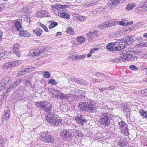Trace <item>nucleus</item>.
Wrapping results in <instances>:
<instances>
[{"label": "nucleus", "mask_w": 147, "mask_h": 147, "mask_svg": "<svg viewBox=\"0 0 147 147\" xmlns=\"http://www.w3.org/2000/svg\"><path fill=\"white\" fill-rule=\"evenodd\" d=\"M70 5L55 4L53 5L52 8L53 12L56 15L68 19L70 18V15L66 8H70Z\"/></svg>", "instance_id": "obj_1"}, {"label": "nucleus", "mask_w": 147, "mask_h": 147, "mask_svg": "<svg viewBox=\"0 0 147 147\" xmlns=\"http://www.w3.org/2000/svg\"><path fill=\"white\" fill-rule=\"evenodd\" d=\"M36 105L37 107H40L47 113H51L52 111V105L49 102H45L44 101H40L36 102Z\"/></svg>", "instance_id": "obj_2"}, {"label": "nucleus", "mask_w": 147, "mask_h": 147, "mask_svg": "<svg viewBox=\"0 0 147 147\" xmlns=\"http://www.w3.org/2000/svg\"><path fill=\"white\" fill-rule=\"evenodd\" d=\"M110 116V115L107 113H102L100 118L99 122L100 124L105 126L109 125Z\"/></svg>", "instance_id": "obj_3"}, {"label": "nucleus", "mask_w": 147, "mask_h": 147, "mask_svg": "<svg viewBox=\"0 0 147 147\" xmlns=\"http://www.w3.org/2000/svg\"><path fill=\"white\" fill-rule=\"evenodd\" d=\"M41 140L45 143H52L54 140V138L45 132L41 133Z\"/></svg>", "instance_id": "obj_4"}, {"label": "nucleus", "mask_w": 147, "mask_h": 147, "mask_svg": "<svg viewBox=\"0 0 147 147\" xmlns=\"http://www.w3.org/2000/svg\"><path fill=\"white\" fill-rule=\"evenodd\" d=\"M117 127L121 129V133L126 136L129 134L128 127L127 125L124 122L121 121L118 123Z\"/></svg>", "instance_id": "obj_5"}, {"label": "nucleus", "mask_w": 147, "mask_h": 147, "mask_svg": "<svg viewBox=\"0 0 147 147\" xmlns=\"http://www.w3.org/2000/svg\"><path fill=\"white\" fill-rule=\"evenodd\" d=\"M21 61L17 60L14 61L9 62L3 65L2 68L4 70H6L8 68H11L16 65L20 64Z\"/></svg>", "instance_id": "obj_6"}, {"label": "nucleus", "mask_w": 147, "mask_h": 147, "mask_svg": "<svg viewBox=\"0 0 147 147\" xmlns=\"http://www.w3.org/2000/svg\"><path fill=\"white\" fill-rule=\"evenodd\" d=\"M47 121L52 125L54 126L59 125H62V121L60 119H58L56 117L48 118L46 119Z\"/></svg>", "instance_id": "obj_7"}, {"label": "nucleus", "mask_w": 147, "mask_h": 147, "mask_svg": "<svg viewBox=\"0 0 147 147\" xmlns=\"http://www.w3.org/2000/svg\"><path fill=\"white\" fill-rule=\"evenodd\" d=\"M85 109L84 111L89 113L95 112H97L96 107L95 105L92 104L90 102L86 103Z\"/></svg>", "instance_id": "obj_8"}, {"label": "nucleus", "mask_w": 147, "mask_h": 147, "mask_svg": "<svg viewBox=\"0 0 147 147\" xmlns=\"http://www.w3.org/2000/svg\"><path fill=\"white\" fill-rule=\"evenodd\" d=\"M60 136L66 140L68 138L72 139L73 137L72 133L66 129L63 130L60 134Z\"/></svg>", "instance_id": "obj_9"}, {"label": "nucleus", "mask_w": 147, "mask_h": 147, "mask_svg": "<svg viewBox=\"0 0 147 147\" xmlns=\"http://www.w3.org/2000/svg\"><path fill=\"white\" fill-rule=\"evenodd\" d=\"M46 51L44 49H42L40 50L38 49H35L31 50L30 52L31 56H38L40 55H42V53Z\"/></svg>", "instance_id": "obj_10"}, {"label": "nucleus", "mask_w": 147, "mask_h": 147, "mask_svg": "<svg viewBox=\"0 0 147 147\" xmlns=\"http://www.w3.org/2000/svg\"><path fill=\"white\" fill-rule=\"evenodd\" d=\"M75 121L78 123L82 125L86 123V120L83 117L80 115H78L75 118Z\"/></svg>", "instance_id": "obj_11"}, {"label": "nucleus", "mask_w": 147, "mask_h": 147, "mask_svg": "<svg viewBox=\"0 0 147 147\" xmlns=\"http://www.w3.org/2000/svg\"><path fill=\"white\" fill-rule=\"evenodd\" d=\"M50 16L49 13L44 10L39 11L37 13L36 16L38 18L48 17Z\"/></svg>", "instance_id": "obj_12"}, {"label": "nucleus", "mask_w": 147, "mask_h": 147, "mask_svg": "<svg viewBox=\"0 0 147 147\" xmlns=\"http://www.w3.org/2000/svg\"><path fill=\"white\" fill-rule=\"evenodd\" d=\"M20 45L18 43H16L12 47V51L18 57L20 56V53L19 49Z\"/></svg>", "instance_id": "obj_13"}, {"label": "nucleus", "mask_w": 147, "mask_h": 147, "mask_svg": "<svg viewBox=\"0 0 147 147\" xmlns=\"http://www.w3.org/2000/svg\"><path fill=\"white\" fill-rule=\"evenodd\" d=\"M10 80H11L9 77H6L4 78L1 84H0V91L3 90L5 88L6 85L9 83Z\"/></svg>", "instance_id": "obj_14"}, {"label": "nucleus", "mask_w": 147, "mask_h": 147, "mask_svg": "<svg viewBox=\"0 0 147 147\" xmlns=\"http://www.w3.org/2000/svg\"><path fill=\"white\" fill-rule=\"evenodd\" d=\"M8 110L5 109L4 113L2 117V121H4V120H7L10 117V111L7 108H6Z\"/></svg>", "instance_id": "obj_15"}, {"label": "nucleus", "mask_w": 147, "mask_h": 147, "mask_svg": "<svg viewBox=\"0 0 147 147\" xmlns=\"http://www.w3.org/2000/svg\"><path fill=\"white\" fill-rule=\"evenodd\" d=\"M118 40L119 41L118 42H119V43H118L116 45H118L119 46L120 50H122L126 47L127 45H126L127 44V43H125L126 42V41L125 42L124 41L123 42L121 40H117L116 41H117Z\"/></svg>", "instance_id": "obj_16"}, {"label": "nucleus", "mask_w": 147, "mask_h": 147, "mask_svg": "<svg viewBox=\"0 0 147 147\" xmlns=\"http://www.w3.org/2000/svg\"><path fill=\"white\" fill-rule=\"evenodd\" d=\"M122 0H110L107 3L108 5L110 7H112V6L117 5L119 3H122Z\"/></svg>", "instance_id": "obj_17"}, {"label": "nucleus", "mask_w": 147, "mask_h": 147, "mask_svg": "<svg viewBox=\"0 0 147 147\" xmlns=\"http://www.w3.org/2000/svg\"><path fill=\"white\" fill-rule=\"evenodd\" d=\"M119 40L117 41H115L114 42H110L106 46V48L108 50L110 51H112L113 47L117 45L118 43ZM118 43H119L118 42Z\"/></svg>", "instance_id": "obj_18"}, {"label": "nucleus", "mask_w": 147, "mask_h": 147, "mask_svg": "<svg viewBox=\"0 0 147 147\" xmlns=\"http://www.w3.org/2000/svg\"><path fill=\"white\" fill-rule=\"evenodd\" d=\"M20 21H21V20L19 19L17 20L15 22L14 27L18 31L20 30V29H22V25Z\"/></svg>", "instance_id": "obj_19"}, {"label": "nucleus", "mask_w": 147, "mask_h": 147, "mask_svg": "<svg viewBox=\"0 0 147 147\" xmlns=\"http://www.w3.org/2000/svg\"><path fill=\"white\" fill-rule=\"evenodd\" d=\"M126 41L128 43V42L131 41V42H134L136 41V36L134 35H131L128 36L124 40V41Z\"/></svg>", "instance_id": "obj_20"}, {"label": "nucleus", "mask_w": 147, "mask_h": 147, "mask_svg": "<svg viewBox=\"0 0 147 147\" xmlns=\"http://www.w3.org/2000/svg\"><path fill=\"white\" fill-rule=\"evenodd\" d=\"M77 83L86 86L88 85L89 84V83L85 80L79 78H78Z\"/></svg>", "instance_id": "obj_21"}, {"label": "nucleus", "mask_w": 147, "mask_h": 147, "mask_svg": "<svg viewBox=\"0 0 147 147\" xmlns=\"http://www.w3.org/2000/svg\"><path fill=\"white\" fill-rule=\"evenodd\" d=\"M6 140L5 138L3 135L0 136V147H4L6 144Z\"/></svg>", "instance_id": "obj_22"}, {"label": "nucleus", "mask_w": 147, "mask_h": 147, "mask_svg": "<svg viewBox=\"0 0 147 147\" xmlns=\"http://www.w3.org/2000/svg\"><path fill=\"white\" fill-rule=\"evenodd\" d=\"M20 34L21 36L28 37L30 36V34L27 31L24 30H20Z\"/></svg>", "instance_id": "obj_23"}, {"label": "nucleus", "mask_w": 147, "mask_h": 147, "mask_svg": "<svg viewBox=\"0 0 147 147\" xmlns=\"http://www.w3.org/2000/svg\"><path fill=\"white\" fill-rule=\"evenodd\" d=\"M129 53H130V51H127L126 50H123L122 51L120 52V54L122 55V56L123 57H125L126 59H127L128 56V55L129 54Z\"/></svg>", "instance_id": "obj_24"}, {"label": "nucleus", "mask_w": 147, "mask_h": 147, "mask_svg": "<svg viewBox=\"0 0 147 147\" xmlns=\"http://www.w3.org/2000/svg\"><path fill=\"white\" fill-rule=\"evenodd\" d=\"M138 10L141 13L147 11V4H144L143 6H141L138 8Z\"/></svg>", "instance_id": "obj_25"}, {"label": "nucleus", "mask_w": 147, "mask_h": 147, "mask_svg": "<svg viewBox=\"0 0 147 147\" xmlns=\"http://www.w3.org/2000/svg\"><path fill=\"white\" fill-rule=\"evenodd\" d=\"M20 78H18L13 83L11 87L13 89L16 88L22 82Z\"/></svg>", "instance_id": "obj_26"}, {"label": "nucleus", "mask_w": 147, "mask_h": 147, "mask_svg": "<svg viewBox=\"0 0 147 147\" xmlns=\"http://www.w3.org/2000/svg\"><path fill=\"white\" fill-rule=\"evenodd\" d=\"M137 59V57L136 56L132 55L130 53H129V54L128 55V57L126 60L132 61H134L136 60Z\"/></svg>", "instance_id": "obj_27"}, {"label": "nucleus", "mask_w": 147, "mask_h": 147, "mask_svg": "<svg viewBox=\"0 0 147 147\" xmlns=\"http://www.w3.org/2000/svg\"><path fill=\"white\" fill-rule=\"evenodd\" d=\"M86 102H81L78 105L79 109L81 110L84 111L86 107Z\"/></svg>", "instance_id": "obj_28"}, {"label": "nucleus", "mask_w": 147, "mask_h": 147, "mask_svg": "<svg viewBox=\"0 0 147 147\" xmlns=\"http://www.w3.org/2000/svg\"><path fill=\"white\" fill-rule=\"evenodd\" d=\"M107 22V24H108V27L113 26L116 24L117 21L115 19H113L109 20Z\"/></svg>", "instance_id": "obj_29"}, {"label": "nucleus", "mask_w": 147, "mask_h": 147, "mask_svg": "<svg viewBox=\"0 0 147 147\" xmlns=\"http://www.w3.org/2000/svg\"><path fill=\"white\" fill-rule=\"evenodd\" d=\"M94 34L92 33V32L91 31L87 33L86 37L88 39L89 41H90L94 38Z\"/></svg>", "instance_id": "obj_30"}, {"label": "nucleus", "mask_w": 147, "mask_h": 147, "mask_svg": "<svg viewBox=\"0 0 147 147\" xmlns=\"http://www.w3.org/2000/svg\"><path fill=\"white\" fill-rule=\"evenodd\" d=\"M136 5L134 3L128 4L126 7V9L128 11L132 10L136 7Z\"/></svg>", "instance_id": "obj_31"}, {"label": "nucleus", "mask_w": 147, "mask_h": 147, "mask_svg": "<svg viewBox=\"0 0 147 147\" xmlns=\"http://www.w3.org/2000/svg\"><path fill=\"white\" fill-rule=\"evenodd\" d=\"M33 32L35 34H36V35L40 36L41 34L42 31L41 29L39 28H38L34 30Z\"/></svg>", "instance_id": "obj_32"}, {"label": "nucleus", "mask_w": 147, "mask_h": 147, "mask_svg": "<svg viewBox=\"0 0 147 147\" xmlns=\"http://www.w3.org/2000/svg\"><path fill=\"white\" fill-rule=\"evenodd\" d=\"M125 57H123L121 56L119 57L118 58L116 59V63H121L124 61L125 60H126Z\"/></svg>", "instance_id": "obj_33"}, {"label": "nucleus", "mask_w": 147, "mask_h": 147, "mask_svg": "<svg viewBox=\"0 0 147 147\" xmlns=\"http://www.w3.org/2000/svg\"><path fill=\"white\" fill-rule=\"evenodd\" d=\"M139 113L144 117H147V111H145L143 109H141L139 111Z\"/></svg>", "instance_id": "obj_34"}, {"label": "nucleus", "mask_w": 147, "mask_h": 147, "mask_svg": "<svg viewBox=\"0 0 147 147\" xmlns=\"http://www.w3.org/2000/svg\"><path fill=\"white\" fill-rule=\"evenodd\" d=\"M57 97H60L61 99H63L64 100L67 99V97L66 96L62 93L59 92L58 94H57Z\"/></svg>", "instance_id": "obj_35"}, {"label": "nucleus", "mask_w": 147, "mask_h": 147, "mask_svg": "<svg viewBox=\"0 0 147 147\" xmlns=\"http://www.w3.org/2000/svg\"><path fill=\"white\" fill-rule=\"evenodd\" d=\"M107 27H108V24H107V22L103 23L102 24H99L98 26V27L100 29L105 28Z\"/></svg>", "instance_id": "obj_36"}, {"label": "nucleus", "mask_w": 147, "mask_h": 147, "mask_svg": "<svg viewBox=\"0 0 147 147\" xmlns=\"http://www.w3.org/2000/svg\"><path fill=\"white\" fill-rule=\"evenodd\" d=\"M116 141L117 143V145L120 146H125V142H123L122 139L120 138L119 140Z\"/></svg>", "instance_id": "obj_37"}, {"label": "nucleus", "mask_w": 147, "mask_h": 147, "mask_svg": "<svg viewBox=\"0 0 147 147\" xmlns=\"http://www.w3.org/2000/svg\"><path fill=\"white\" fill-rule=\"evenodd\" d=\"M77 40L80 43H83L85 42V38L83 36H79L77 38Z\"/></svg>", "instance_id": "obj_38"}, {"label": "nucleus", "mask_w": 147, "mask_h": 147, "mask_svg": "<svg viewBox=\"0 0 147 147\" xmlns=\"http://www.w3.org/2000/svg\"><path fill=\"white\" fill-rule=\"evenodd\" d=\"M66 31L67 33L70 34H73L74 32V29L71 27H68Z\"/></svg>", "instance_id": "obj_39"}, {"label": "nucleus", "mask_w": 147, "mask_h": 147, "mask_svg": "<svg viewBox=\"0 0 147 147\" xmlns=\"http://www.w3.org/2000/svg\"><path fill=\"white\" fill-rule=\"evenodd\" d=\"M130 51V53H134V54H137L138 53H140V51L139 49H136V48H135L134 49H131Z\"/></svg>", "instance_id": "obj_40"}, {"label": "nucleus", "mask_w": 147, "mask_h": 147, "mask_svg": "<svg viewBox=\"0 0 147 147\" xmlns=\"http://www.w3.org/2000/svg\"><path fill=\"white\" fill-rule=\"evenodd\" d=\"M58 23L56 22H52L51 24H50L49 26V28L51 29L57 26L58 25Z\"/></svg>", "instance_id": "obj_41"}, {"label": "nucleus", "mask_w": 147, "mask_h": 147, "mask_svg": "<svg viewBox=\"0 0 147 147\" xmlns=\"http://www.w3.org/2000/svg\"><path fill=\"white\" fill-rule=\"evenodd\" d=\"M27 73L33 71L34 69V67L31 66H28L25 68Z\"/></svg>", "instance_id": "obj_42"}, {"label": "nucleus", "mask_w": 147, "mask_h": 147, "mask_svg": "<svg viewBox=\"0 0 147 147\" xmlns=\"http://www.w3.org/2000/svg\"><path fill=\"white\" fill-rule=\"evenodd\" d=\"M44 73H45V74H43L44 78H49L50 77V74L49 71H44ZM42 73L43 74L44 72H43Z\"/></svg>", "instance_id": "obj_43"}, {"label": "nucleus", "mask_w": 147, "mask_h": 147, "mask_svg": "<svg viewBox=\"0 0 147 147\" xmlns=\"http://www.w3.org/2000/svg\"><path fill=\"white\" fill-rule=\"evenodd\" d=\"M129 68L132 71H136L138 70V67L134 65H131L129 66Z\"/></svg>", "instance_id": "obj_44"}, {"label": "nucleus", "mask_w": 147, "mask_h": 147, "mask_svg": "<svg viewBox=\"0 0 147 147\" xmlns=\"http://www.w3.org/2000/svg\"><path fill=\"white\" fill-rule=\"evenodd\" d=\"M86 57V55H78L75 57V59L77 60H80L81 59L85 58Z\"/></svg>", "instance_id": "obj_45"}, {"label": "nucleus", "mask_w": 147, "mask_h": 147, "mask_svg": "<svg viewBox=\"0 0 147 147\" xmlns=\"http://www.w3.org/2000/svg\"><path fill=\"white\" fill-rule=\"evenodd\" d=\"M26 70L25 69H23L22 70L19 71L18 73V74L20 76L21 75H25L26 73H27Z\"/></svg>", "instance_id": "obj_46"}, {"label": "nucleus", "mask_w": 147, "mask_h": 147, "mask_svg": "<svg viewBox=\"0 0 147 147\" xmlns=\"http://www.w3.org/2000/svg\"><path fill=\"white\" fill-rule=\"evenodd\" d=\"M76 134H75L76 136H78L79 137H81L83 136V134L82 132H79V131H76Z\"/></svg>", "instance_id": "obj_47"}, {"label": "nucleus", "mask_w": 147, "mask_h": 147, "mask_svg": "<svg viewBox=\"0 0 147 147\" xmlns=\"http://www.w3.org/2000/svg\"><path fill=\"white\" fill-rule=\"evenodd\" d=\"M40 26L46 32H48V28L45 25L40 23Z\"/></svg>", "instance_id": "obj_48"}, {"label": "nucleus", "mask_w": 147, "mask_h": 147, "mask_svg": "<svg viewBox=\"0 0 147 147\" xmlns=\"http://www.w3.org/2000/svg\"><path fill=\"white\" fill-rule=\"evenodd\" d=\"M49 82L50 84H51L52 85H56L57 84V82H56L55 80L53 79L50 80Z\"/></svg>", "instance_id": "obj_49"}, {"label": "nucleus", "mask_w": 147, "mask_h": 147, "mask_svg": "<svg viewBox=\"0 0 147 147\" xmlns=\"http://www.w3.org/2000/svg\"><path fill=\"white\" fill-rule=\"evenodd\" d=\"M47 114H48L49 115V116L48 117L47 116L48 118L50 117H55L54 116L55 115V112H51V113H47ZM48 116V115H47Z\"/></svg>", "instance_id": "obj_50"}, {"label": "nucleus", "mask_w": 147, "mask_h": 147, "mask_svg": "<svg viewBox=\"0 0 147 147\" xmlns=\"http://www.w3.org/2000/svg\"><path fill=\"white\" fill-rule=\"evenodd\" d=\"M87 19V17L86 16H80L79 18V20L81 21H84Z\"/></svg>", "instance_id": "obj_51"}, {"label": "nucleus", "mask_w": 147, "mask_h": 147, "mask_svg": "<svg viewBox=\"0 0 147 147\" xmlns=\"http://www.w3.org/2000/svg\"><path fill=\"white\" fill-rule=\"evenodd\" d=\"M115 46H116L115 47H113L112 51H118L120 50L119 47L118 45H115Z\"/></svg>", "instance_id": "obj_52"}, {"label": "nucleus", "mask_w": 147, "mask_h": 147, "mask_svg": "<svg viewBox=\"0 0 147 147\" xmlns=\"http://www.w3.org/2000/svg\"><path fill=\"white\" fill-rule=\"evenodd\" d=\"M78 78H74V77H71L70 78V80L72 82H74L77 83Z\"/></svg>", "instance_id": "obj_53"}, {"label": "nucleus", "mask_w": 147, "mask_h": 147, "mask_svg": "<svg viewBox=\"0 0 147 147\" xmlns=\"http://www.w3.org/2000/svg\"><path fill=\"white\" fill-rule=\"evenodd\" d=\"M75 57L74 55H72L69 56L68 59L70 61H73L74 59H75Z\"/></svg>", "instance_id": "obj_54"}, {"label": "nucleus", "mask_w": 147, "mask_h": 147, "mask_svg": "<svg viewBox=\"0 0 147 147\" xmlns=\"http://www.w3.org/2000/svg\"><path fill=\"white\" fill-rule=\"evenodd\" d=\"M99 49L96 48H94L93 49H91L90 50V52L91 53H94L95 51L98 50Z\"/></svg>", "instance_id": "obj_55"}, {"label": "nucleus", "mask_w": 147, "mask_h": 147, "mask_svg": "<svg viewBox=\"0 0 147 147\" xmlns=\"http://www.w3.org/2000/svg\"><path fill=\"white\" fill-rule=\"evenodd\" d=\"M92 33L93 34H94V37L95 36H98L99 35L97 33V32L96 31H94V32H92Z\"/></svg>", "instance_id": "obj_56"}, {"label": "nucleus", "mask_w": 147, "mask_h": 147, "mask_svg": "<svg viewBox=\"0 0 147 147\" xmlns=\"http://www.w3.org/2000/svg\"><path fill=\"white\" fill-rule=\"evenodd\" d=\"M118 23L119 24V25H122V26H124L125 24V23L123 21L118 22Z\"/></svg>", "instance_id": "obj_57"}, {"label": "nucleus", "mask_w": 147, "mask_h": 147, "mask_svg": "<svg viewBox=\"0 0 147 147\" xmlns=\"http://www.w3.org/2000/svg\"><path fill=\"white\" fill-rule=\"evenodd\" d=\"M92 80L93 82H101L100 80L99 79H96L94 78Z\"/></svg>", "instance_id": "obj_58"}, {"label": "nucleus", "mask_w": 147, "mask_h": 147, "mask_svg": "<svg viewBox=\"0 0 147 147\" xmlns=\"http://www.w3.org/2000/svg\"><path fill=\"white\" fill-rule=\"evenodd\" d=\"M114 87L113 86H111L110 87H109L107 89V88H106V89L108 90H114Z\"/></svg>", "instance_id": "obj_59"}, {"label": "nucleus", "mask_w": 147, "mask_h": 147, "mask_svg": "<svg viewBox=\"0 0 147 147\" xmlns=\"http://www.w3.org/2000/svg\"><path fill=\"white\" fill-rule=\"evenodd\" d=\"M133 24V22L132 21H131L130 22H128L126 24V26H128L131 25Z\"/></svg>", "instance_id": "obj_60"}, {"label": "nucleus", "mask_w": 147, "mask_h": 147, "mask_svg": "<svg viewBox=\"0 0 147 147\" xmlns=\"http://www.w3.org/2000/svg\"><path fill=\"white\" fill-rule=\"evenodd\" d=\"M25 20L28 22L29 23L30 22V20L29 17H26Z\"/></svg>", "instance_id": "obj_61"}, {"label": "nucleus", "mask_w": 147, "mask_h": 147, "mask_svg": "<svg viewBox=\"0 0 147 147\" xmlns=\"http://www.w3.org/2000/svg\"><path fill=\"white\" fill-rule=\"evenodd\" d=\"M99 89L100 91H103L105 90L106 89V88H99Z\"/></svg>", "instance_id": "obj_62"}, {"label": "nucleus", "mask_w": 147, "mask_h": 147, "mask_svg": "<svg viewBox=\"0 0 147 147\" xmlns=\"http://www.w3.org/2000/svg\"><path fill=\"white\" fill-rule=\"evenodd\" d=\"M61 33L60 32H57L56 34V36H58L61 35Z\"/></svg>", "instance_id": "obj_63"}, {"label": "nucleus", "mask_w": 147, "mask_h": 147, "mask_svg": "<svg viewBox=\"0 0 147 147\" xmlns=\"http://www.w3.org/2000/svg\"><path fill=\"white\" fill-rule=\"evenodd\" d=\"M143 45L144 47H147V42L145 43V42H144Z\"/></svg>", "instance_id": "obj_64"}]
</instances>
